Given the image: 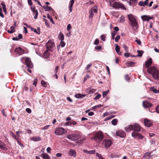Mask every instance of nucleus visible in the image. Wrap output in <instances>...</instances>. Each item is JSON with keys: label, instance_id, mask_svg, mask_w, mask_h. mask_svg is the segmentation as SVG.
<instances>
[{"label": "nucleus", "instance_id": "4d7b16f0", "mask_svg": "<svg viewBox=\"0 0 159 159\" xmlns=\"http://www.w3.org/2000/svg\"><path fill=\"white\" fill-rule=\"evenodd\" d=\"M37 79H35L34 80V82L33 84L35 86H36L37 84Z\"/></svg>", "mask_w": 159, "mask_h": 159}, {"label": "nucleus", "instance_id": "e433bc0d", "mask_svg": "<svg viewBox=\"0 0 159 159\" xmlns=\"http://www.w3.org/2000/svg\"><path fill=\"white\" fill-rule=\"evenodd\" d=\"M151 90H152L153 92L155 93H158V90L154 87H151L150 88Z\"/></svg>", "mask_w": 159, "mask_h": 159}, {"label": "nucleus", "instance_id": "393cba45", "mask_svg": "<svg viewBox=\"0 0 159 159\" xmlns=\"http://www.w3.org/2000/svg\"><path fill=\"white\" fill-rule=\"evenodd\" d=\"M69 155L70 156H73L74 157H75L76 156V153L75 151L70 149L69 150Z\"/></svg>", "mask_w": 159, "mask_h": 159}, {"label": "nucleus", "instance_id": "f03ea898", "mask_svg": "<svg viewBox=\"0 0 159 159\" xmlns=\"http://www.w3.org/2000/svg\"><path fill=\"white\" fill-rule=\"evenodd\" d=\"M128 17L129 20L131 22V25L133 29H136L138 28V24L134 16L132 14L128 15Z\"/></svg>", "mask_w": 159, "mask_h": 159}, {"label": "nucleus", "instance_id": "69168bd1", "mask_svg": "<svg viewBox=\"0 0 159 159\" xmlns=\"http://www.w3.org/2000/svg\"><path fill=\"white\" fill-rule=\"evenodd\" d=\"M135 41L137 42V43L139 45H140L141 43V42L140 40L139 39H136L135 40Z\"/></svg>", "mask_w": 159, "mask_h": 159}, {"label": "nucleus", "instance_id": "774afa93", "mask_svg": "<svg viewBox=\"0 0 159 159\" xmlns=\"http://www.w3.org/2000/svg\"><path fill=\"white\" fill-rule=\"evenodd\" d=\"M109 114H110V113H109L108 112H105L103 114V117H105L108 116Z\"/></svg>", "mask_w": 159, "mask_h": 159}, {"label": "nucleus", "instance_id": "3c124183", "mask_svg": "<svg viewBox=\"0 0 159 159\" xmlns=\"http://www.w3.org/2000/svg\"><path fill=\"white\" fill-rule=\"evenodd\" d=\"M115 50L116 52L120 50V47L117 44L116 45Z\"/></svg>", "mask_w": 159, "mask_h": 159}, {"label": "nucleus", "instance_id": "13d9d810", "mask_svg": "<svg viewBox=\"0 0 159 159\" xmlns=\"http://www.w3.org/2000/svg\"><path fill=\"white\" fill-rule=\"evenodd\" d=\"M11 134L12 135L15 139H16V140L18 139V137H17L16 135L14 134L12 132H11Z\"/></svg>", "mask_w": 159, "mask_h": 159}, {"label": "nucleus", "instance_id": "bb28decb", "mask_svg": "<svg viewBox=\"0 0 159 159\" xmlns=\"http://www.w3.org/2000/svg\"><path fill=\"white\" fill-rule=\"evenodd\" d=\"M125 129L127 131H129L132 130H133V126L132 125H128L125 127Z\"/></svg>", "mask_w": 159, "mask_h": 159}, {"label": "nucleus", "instance_id": "49530a36", "mask_svg": "<svg viewBox=\"0 0 159 159\" xmlns=\"http://www.w3.org/2000/svg\"><path fill=\"white\" fill-rule=\"evenodd\" d=\"M102 47L101 46H97L95 47V48L96 50H102Z\"/></svg>", "mask_w": 159, "mask_h": 159}, {"label": "nucleus", "instance_id": "8fccbe9b", "mask_svg": "<svg viewBox=\"0 0 159 159\" xmlns=\"http://www.w3.org/2000/svg\"><path fill=\"white\" fill-rule=\"evenodd\" d=\"M138 4L140 6H143V7H144L146 6L145 5H144L143 2V1H140L139 3Z\"/></svg>", "mask_w": 159, "mask_h": 159}, {"label": "nucleus", "instance_id": "b1692460", "mask_svg": "<svg viewBox=\"0 0 159 159\" xmlns=\"http://www.w3.org/2000/svg\"><path fill=\"white\" fill-rule=\"evenodd\" d=\"M83 152L84 153L90 154H94L95 153V150L89 151L86 149H84L83 150Z\"/></svg>", "mask_w": 159, "mask_h": 159}, {"label": "nucleus", "instance_id": "f704fd0d", "mask_svg": "<svg viewBox=\"0 0 159 159\" xmlns=\"http://www.w3.org/2000/svg\"><path fill=\"white\" fill-rule=\"evenodd\" d=\"M115 116V115L110 116H109L108 117H106L105 119V121L108 120H110L111 119L114 117Z\"/></svg>", "mask_w": 159, "mask_h": 159}, {"label": "nucleus", "instance_id": "9b49d317", "mask_svg": "<svg viewBox=\"0 0 159 159\" xmlns=\"http://www.w3.org/2000/svg\"><path fill=\"white\" fill-rule=\"evenodd\" d=\"M132 136L135 139H143V136L141 134L134 131L132 134Z\"/></svg>", "mask_w": 159, "mask_h": 159}, {"label": "nucleus", "instance_id": "5fc2aeb1", "mask_svg": "<svg viewBox=\"0 0 159 159\" xmlns=\"http://www.w3.org/2000/svg\"><path fill=\"white\" fill-rule=\"evenodd\" d=\"M105 37L106 36L104 34L102 35L101 36V38L103 41H104L105 40Z\"/></svg>", "mask_w": 159, "mask_h": 159}, {"label": "nucleus", "instance_id": "58836bf2", "mask_svg": "<svg viewBox=\"0 0 159 159\" xmlns=\"http://www.w3.org/2000/svg\"><path fill=\"white\" fill-rule=\"evenodd\" d=\"M0 148L2 149H4L5 148V144L1 141H0Z\"/></svg>", "mask_w": 159, "mask_h": 159}, {"label": "nucleus", "instance_id": "9d476101", "mask_svg": "<svg viewBox=\"0 0 159 159\" xmlns=\"http://www.w3.org/2000/svg\"><path fill=\"white\" fill-rule=\"evenodd\" d=\"M132 136L135 139H143V136L141 134L134 131L132 134Z\"/></svg>", "mask_w": 159, "mask_h": 159}, {"label": "nucleus", "instance_id": "20e7f679", "mask_svg": "<svg viewBox=\"0 0 159 159\" xmlns=\"http://www.w3.org/2000/svg\"><path fill=\"white\" fill-rule=\"evenodd\" d=\"M81 135L80 134H71L67 135V138L73 141H77L80 139Z\"/></svg>", "mask_w": 159, "mask_h": 159}, {"label": "nucleus", "instance_id": "0e129e2a", "mask_svg": "<svg viewBox=\"0 0 159 159\" xmlns=\"http://www.w3.org/2000/svg\"><path fill=\"white\" fill-rule=\"evenodd\" d=\"M89 78V76L87 74L84 77V81H85L88 79Z\"/></svg>", "mask_w": 159, "mask_h": 159}, {"label": "nucleus", "instance_id": "c03bdc74", "mask_svg": "<svg viewBox=\"0 0 159 159\" xmlns=\"http://www.w3.org/2000/svg\"><path fill=\"white\" fill-rule=\"evenodd\" d=\"M125 21V18L124 16H121L120 19V22L123 23Z\"/></svg>", "mask_w": 159, "mask_h": 159}, {"label": "nucleus", "instance_id": "4468645a", "mask_svg": "<svg viewBox=\"0 0 159 159\" xmlns=\"http://www.w3.org/2000/svg\"><path fill=\"white\" fill-rule=\"evenodd\" d=\"M104 143L105 146L106 148H108L111 145L112 142L110 139L105 140L103 141Z\"/></svg>", "mask_w": 159, "mask_h": 159}, {"label": "nucleus", "instance_id": "473e14b6", "mask_svg": "<svg viewBox=\"0 0 159 159\" xmlns=\"http://www.w3.org/2000/svg\"><path fill=\"white\" fill-rule=\"evenodd\" d=\"M135 64V63L132 61L128 62L126 63V65L128 66H132Z\"/></svg>", "mask_w": 159, "mask_h": 159}, {"label": "nucleus", "instance_id": "680f3d73", "mask_svg": "<svg viewBox=\"0 0 159 159\" xmlns=\"http://www.w3.org/2000/svg\"><path fill=\"white\" fill-rule=\"evenodd\" d=\"M71 27L70 24H68L67 25V30H70L71 29Z\"/></svg>", "mask_w": 159, "mask_h": 159}, {"label": "nucleus", "instance_id": "f3484780", "mask_svg": "<svg viewBox=\"0 0 159 159\" xmlns=\"http://www.w3.org/2000/svg\"><path fill=\"white\" fill-rule=\"evenodd\" d=\"M30 9L31 11H33V12L34 13V14L35 15L34 16V19H36L37 18V16L38 15V12L37 10L35 9V8L34 7H31Z\"/></svg>", "mask_w": 159, "mask_h": 159}, {"label": "nucleus", "instance_id": "a878e982", "mask_svg": "<svg viewBox=\"0 0 159 159\" xmlns=\"http://www.w3.org/2000/svg\"><path fill=\"white\" fill-rule=\"evenodd\" d=\"M42 156L44 159H51L50 156L47 153H43L42 154Z\"/></svg>", "mask_w": 159, "mask_h": 159}, {"label": "nucleus", "instance_id": "72a5a7b5", "mask_svg": "<svg viewBox=\"0 0 159 159\" xmlns=\"http://www.w3.org/2000/svg\"><path fill=\"white\" fill-rule=\"evenodd\" d=\"M117 122H118V120H117V119H113L112 120L111 123V124H112V125H117Z\"/></svg>", "mask_w": 159, "mask_h": 159}, {"label": "nucleus", "instance_id": "ddd939ff", "mask_svg": "<svg viewBox=\"0 0 159 159\" xmlns=\"http://www.w3.org/2000/svg\"><path fill=\"white\" fill-rule=\"evenodd\" d=\"M133 126V130L136 131L137 132H140L141 131V127L139 124L135 123L132 125Z\"/></svg>", "mask_w": 159, "mask_h": 159}, {"label": "nucleus", "instance_id": "0eeeda50", "mask_svg": "<svg viewBox=\"0 0 159 159\" xmlns=\"http://www.w3.org/2000/svg\"><path fill=\"white\" fill-rule=\"evenodd\" d=\"M98 9L97 7L96 6L93 7L91 8L89 11V17L90 18H92L93 16V12L97 13V12Z\"/></svg>", "mask_w": 159, "mask_h": 159}, {"label": "nucleus", "instance_id": "864d4df0", "mask_svg": "<svg viewBox=\"0 0 159 159\" xmlns=\"http://www.w3.org/2000/svg\"><path fill=\"white\" fill-rule=\"evenodd\" d=\"M101 96V94H98L94 98V99L95 100H97Z\"/></svg>", "mask_w": 159, "mask_h": 159}, {"label": "nucleus", "instance_id": "f8f14e48", "mask_svg": "<svg viewBox=\"0 0 159 159\" xmlns=\"http://www.w3.org/2000/svg\"><path fill=\"white\" fill-rule=\"evenodd\" d=\"M15 52L19 55H22L24 53V50L20 47L16 48L15 50Z\"/></svg>", "mask_w": 159, "mask_h": 159}, {"label": "nucleus", "instance_id": "a18cd8bd", "mask_svg": "<svg viewBox=\"0 0 159 159\" xmlns=\"http://www.w3.org/2000/svg\"><path fill=\"white\" fill-rule=\"evenodd\" d=\"M75 97L77 98H81L84 97L82 95L79 94H77L75 95Z\"/></svg>", "mask_w": 159, "mask_h": 159}, {"label": "nucleus", "instance_id": "4c0bfd02", "mask_svg": "<svg viewBox=\"0 0 159 159\" xmlns=\"http://www.w3.org/2000/svg\"><path fill=\"white\" fill-rule=\"evenodd\" d=\"M85 140V139L84 138L81 139L80 140L78 141L77 142V143H78L81 144L82 143H83L84 142Z\"/></svg>", "mask_w": 159, "mask_h": 159}, {"label": "nucleus", "instance_id": "2f4dec72", "mask_svg": "<svg viewBox=\"0 0 159 159\" xmlns=\"http://www.w3.org/2000/svg\"><path fill=\"white\" fill-rule=\"evenodd\" d=\"M65 45L66 43L64 41H61L59 46H57V48L58 49L59 48L60 46L61 47H64L65 46Z\"/></svg>", "mask_w": 159, "mask_h": 159}, {"label": "nucleus", "instance_id": "c756f323", "mask_svg": "<svg viewBox=\"0 0 159 159\" xmlns=\"http://www.w3.org/2000/svg\"><path fill=\"white\" fill-rule=\"evenodd\" d=\"M58 39L61 41H63L64 40V35L61 33H60L58 36Z\"/></svg>", "mask_w": 159, "mask_h": 159}, {"label": "nucleus", "instance_id": "a19ab883", "mask_svg": "<svg viewBox=\"0 0 159 159\" xmlns=\"http://www.w3.org/2000/svg\"><path fill=\"white\" fill-rule=\"evenodd\" d=\"M109 92V90H107L106 91H103V94H102V96L103 97H105L107 94L108 92Z\"/></svg>", "mask_w": 159, "mask_h": 159}, {"label": "nucleus", "instance_id": "c85d7f7f", "mask_svg": "<svg viewBox=\"0 0 159 159\" xmlns=\"http://www.w3.org/2000/svg\"><path fill=\"white\" fill-rule=\"evenodd\" d=\"M14 26H12L10 27V30H8L7 32L10 34L14 32L15 31Z\"/></svg>", "mask_w": 159, "mask_h": 159}, {"label": "nucleus", "instance_id": "412c9836", "mask_svg": "<svg viewBox=\"0 0 159 159\" xmlns=\"http://www.w3.org/2000/svg\"><path fill=\"white\" fill-rule=\"evenodd\" d=\"M151 153L149 152H146L144 154L143 158L144 159H150Z\"/></svg>", "mask_w": 159, "mask_h": 159}, {"label": "nucleus", "instance_id": "338daca9", "mask_svg": "<svg viewBox=\"0 0 159 159\" xmlns=\"http://www.w3.org/2000/svg\"><path fill=\"white\" fill-rule=\"evenodd\" d=\"M56 156L58 157H61L62 156V154L60 153H58L56 154Z\"/></svg>", "mask_w": 159, "mask_h": 159}, {"label": "nucleus", "instance_id": "2eb2a0df", "mask_svg": "<svg viewBox=\"0 0 159 159\" xmlns=\"http://www.w3.org/2000/svg\"><path fill=\"white\" fill-rule=\"evenodd\" d=\"M117 136L123 138L125 136L126 134L124 131L122 130H119L116 132Z\"/></svg>", "mask_w": 159, "mask_h": 159}, {"label": "nucleus", "instance_id": "f257e3e1", "mask_svg": "<svg viewBox=\"0 0 159 159\" xmlns=\"http://www.w3.org/2000/svg\"><path fill=\"white\" fill-rule=\"evenodd\" d=\"M47 49L44 53V57L45 58L48 57L49 56L50 51H52V49L55 47L54 43L51 40H49L46 44Z\"/></svg>", "mask_w": 159, "mask_h": 159}, {"label": "nucleus", "instance_id": "6ab92c4d", "mask_svg": "<svg viewBox=\"0 0 159 159\" xmlns=\"http://www.w3.org/2000/svg\"><path fill=\"white\" fill-rule=\"evenodd\" d=\"M43 7L44 8V10L47 11H51L52 13H53L54 11L53 9L50 7H49L47 6L44 5Z\"/></svg>", "mask_w": 159, "mask_h": 159}, {"label": "nucleus", "instance_id": "37998d69", "mask_svg": "<svg viewBox=\"0 0 159 159\" xmlns=\"http://www.w3.org/2000/svg\"><path fill=\"white\" fill-rule=\"evenodd\" d=\"M41 85L45 87H46L47 86V83H46L44 80H42L41 81Z\"/></svg>", "mask_w": 159, "mask_h": 159}, {"label": "nucleus", "instance_id": "79ce46f5", "mask_svg": "<svg viewBox=\"0 0 159 159\" xmlns=\"http://www.w3.org/2000/svg\"><path fill=\"white\" fill-rule=\"evenodd\" d=\"M137 52L138 53V56L141 57L142 56L143 53V51L138 50Z\"/></svg>", "mask_w": 159, "mask_h": 159}, {"label": "nucleus", "instance_id": "5701e85b", "mask_svg": "<svg viewBox=\"0 0 159 159\" xmlns=\"http://www.w3.org/2000/svg\"><path fill=\"white\" fill-rule=\"evenodd\" d=\"M74 3V0H71L70 1V5L69 7L70 12H71L72 10V7Z\"/></svg>", "mask_w": 159, "mask_h": 159}, {"label": "nucleus", "instance_id": "4be33fe9", "mask_svg": "<svg viewBox=\"0 0 159 159\" xmlns=\"http://www.w3.org/2000/svg\"><path fill=\"white\" fill-rule=\"evenodd\" d=\"M141 18L143 20H146L147 21H148L150 19H152V18L146 15L142 16Z\"/></svg>", "mask_w": 159, "mask_h": 159}, {"label": "nucleus", "instance_id": "aec40b11", "mask_svg": "<svg viewBox=\"0 0 159 159\" xmlns=\"http://www.w3.org/2000/svg\"><path fill=\"white\" fill-rule=\"evenodd\" d=\"M152 63V59L151 58H149L148 60L145 62V66L146 67H149Z\"/></svg>", "mask_w": 159, "mask_h": 159}, {"label": "nucleus", "instance_id": "7ed1b4c3", "mask_svg": "<svg viewBox=\"0 0 159 159\" xmlns=\"http://www.w3.org/2000/svg\"><path fill=\"white\" fill-rule=\"evenodd\" d=\"M103 138V133L101 132H98L95 136L92 138L91 139H94L97 142H100Z\"/></svg>", "mask_w": 159, "mask_h": 159}, {"label": "nucleus", "instance_id": "de8ad7c7", "mask_svg": "<svg viewBox=\"0 0 159 159\" xmlns=\"http://www.w3.org/2000/svg\"><path fill=\"white\" fill-rule=\"evenodd\" d=\"M120 38V36L119 35H117L115 38V40L116 42H117Z\"/></svg>", "mask_w": 159, "mask_h": 159}, {"label": "nucleus", "instance_id": "c9c22d12", "mask_svg": "<svg viewBox=\"0 0 159 159\" xmlns=\"http://www.w3.org/2000/svg\"><path fill=\"white\" fill-rule=\"evenodd\" d=\"M1 5L2 6V8L3 9V11L6 13L7 12V10L6 8V5L3 3H1Z\"/></svg>", "mask_w": 159, "mask_h": 159}, {"label": "nucleus", "instance_id": "7c9ffc66", "mask_svg": "<svg viewBox=\"0 0 159 159\" xmlns=\"http://www.w3.org/2000/svg\"><path fill=\"white\" fill-rule=\"evenodd\" d=\"M76 124V122L73 121H71L70 122L67 123L65 124V125H75Z\"/></svg>", "mask_w": 159, "mask_h": 159}, {"label": "nucleus", "instance_id": "e2e57ef3", "mask_svg": "<svg viewBox=\"0 0 159 159\" xmlns=\"http://www.w3.org/2000/svg\"><path fill=\"white\" fill-rule=\"evenodd\" d=\"M26 111L29 113H30L31 112V110L29 108H27L26 109Z\"/></svg>", "mask_w": 159, "mask_h": 159}, {"label": "nucleus", "instance_id": "6e6d98bb", "mask_svg": "<svg viewBox=\"0 0 159 159\" xmlns=\"http://www.w3.org/2000/svg\"><path fill=\"white\" fill-rule=\"evenodd\" d=\"M99 43V40L98 39H96L94 41V44L95 45H98Z\"/></svg>", "mask_w": 159, "mask_h": 159}, {"label": "nucleus", "instance_id": "423d86ee", "mask_svg": "<svg viewBox=\"0 0 159 159\" xmlns=\"http://www.w3.org/2000/svg\"><path fill=\"white\" fill-rule=\"evenodd\" d=\"M66 132V131L62 127H59L56 129L55 132V134L57 135H60L65 134Z\"/></svg>", "mask_w": 159, "mask_h": 159}, {"label": "nucleus", "instance_id": "09e8293b", "mask_svg": "<svg viewBox=\"0 0 159 159\" xmlns=\"http://www.w3.org/2000/svg\"><path fill=\"white\" fill-rule=\"evenodd\" d=\"M115 2L114 1V0H109V2L110 3V6L112 7Z\"/></svg>", "mask_w": 159, "mask_h": 159}, {"label": "nucleus", "instance_id": "1a4fd4ad", "mask_svg": "<svg viewBox=\"0 0 159 159\" xmlns=\"http://www.w3.org/2000/svg\"><path fill=\"white\" fill-rule=\"evenodd\" d=\"M25 63L29 68L32 69L33 68V65L30 58H26L25 60Z\"/></svg>", "mask_w": 159, "mask_h": 159}, {"label": "nucleus", "instance_id": "39448f33", "mask_svg": "<svg viewBox=\"0 0 159 159\" xmlns=\"http://www.w3.org/2000/svg\"><path fill=\"white\" fill-rule=\"evenodd\" d=\"M149 73H152L153 77L157 80H159V70H147Z\"/></svg>", "mask_w": 159, "mask_h": 159}, {"label": "nucleus", "instance_id": "cd10ccee", "mask_svg": "<svg viewBox=\"0 0 159 159\" xmlns=\"http://www.w3.org/2000/svg\"><path fill=\"white\" fill-rule=\"evenodd\" d=\"M31 140L34 141H39L41 140V139L39 136L34 137L32 138Z\"/></svg>", "mask_w": 159, "mask_h": 159}, {"label": "nucleus", "instance_id": "ea45409f", "mask_svg": "<svg viewBox=\"0 0 159 159\" xmlns=\"http://www.w3.org/2000/svg\"><path fill=\"white\" fill-rule=\"evenodd\" d=\"M96 155L98 157L99 159H105V158L103 157L101 154H99L98 153H96Z\"/></svg>", "mask_w": 159, "mask_h": 159}, {"label": "nucleus", "instance_id": "603ef678", "mask_svg": "<svg viewBox=\"0 0 159 159\" xmlns=\"http://www.w3.org/2000/svg\"><path fill=\"white\" fill-rule=\"evenodd\" d=\"M123 48H125L126 52H128V48L124 44H123Z\"/></svg>", "mask_w": 159, "mask_h": 159}, {"label": "nucleus", "instance_id": "a211bd4d", "mask_svg": "<svg viewBox=\"0 0 159 159\" xmlns=\"http://www.w3.org/2000/svg\"><path fill=\"white\" fill-rule=\"evenodd\" d=\"M143 105L144 107L148 108L150 107L152 105L150 103L147 101H144L143 102Z\"/></svg>", "mask_w": 159, "mask_h": 159}, {"label": "nucleus", "instance_id": "6e6552de", "mask_svg": "<svg viewBox=\"0 0 159 159\" xmlns=\"http://www.w3.org/2000/svg\"><path fill=\"white\" fill-rule=\"evenodd\" d=\"M111 7L116 9L120 8L122 9H124L125 8L123 4L120 2H115Z\"/></svg>", "mask_w": 159, "mask_h": 159}, {"label": "nucleus", "instance_id": "052dcab7", "mask_svg": "<svg viewBox=\"0 0 159 159\" xmlns=\"http://www.w3.org/2000/svg\"><path fill=\"white\" fill-rule=\"evenodd\" d=\"M32 30H33L34 32L38 34H40V31H38V32L37 31V30L36 29H34L33 28H32Z\"/></svg>", "mask_w": 159, "mask_h": 159}, {"label": "nucleus", "instance_id": "dca6fc26", "mask_svg": "<svg viewBox=\"0 0 159 159\" xmlns=\"http://www.w3.org/2000/svg\"><path fill=\"white\" fill-rule=\"evenodd\" d=\"M144 123L145 125L148 127H150L152 125V122L148 119H145Z\"/></svg>", "mask_w": 159, "mask_h": 159}, {"label": "nucleus", "instance_id": "bf43d9fd", "mask_svg": "<svg viewBox=\"0 0 159 159\" xmlns=\"http://www.w3.org/2000/svg\"><path fill=\"white\" fill-rule=\"evenodd\" d=\"M51 149L49 147H48V148H47V149H46L47 152L49 153H51Z\"/></svg>", "mask_w": 159, "mask_h": 159}]
</instances>
